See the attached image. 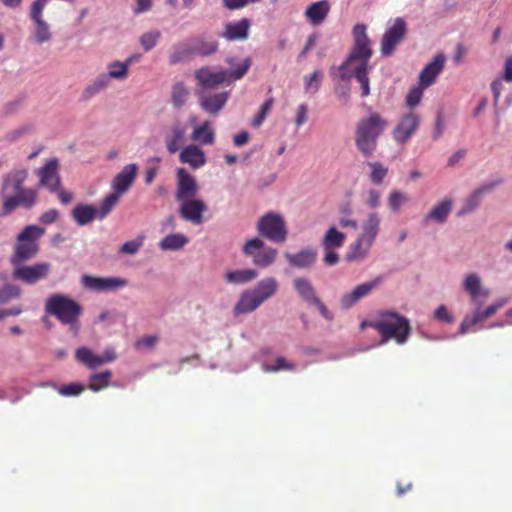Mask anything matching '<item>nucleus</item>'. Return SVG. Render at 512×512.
I'll use <instances>...</instances> for the list:
<instances>
[{
	"label": "nucleus",
	"instance_id": "f257e3e1",
	"mask_svg": "<svg viewBox=\"0 0 512 512\" xmlns=\"http://www.w3.org/2000/svg\"><path fill=\"white\" fill-rule=\"evenodd\" d=\"M353 46L346 60L331 74L342 81H348L354 77L361 86V96L370 94L369 61L373 55L371 40L367 35V27L364 24H356L353 27Z\"/></svg>",
	"mask_w": 512,
	"mask_h": 512
},
{
	"label": "nucleus",
	"instance_id": "774afa93",
	"mask_svg": "<svg viewBox=\"0 0 512 512\" xmlns=\"http://www.w3.org/2000/svg\"><path fill=\"white\" fill-rule=\"evenodd\" d=\"M308 108L306 104H301L297 108V115L295 118V124L297 127L303 125L307 120Z\"/></svg>",
	"mask_w": 512,
	"mask_h": 512
},
{
	"label": "nucleus",
	"instance_id": "6ab92c4d",
	"mask_svg": "<svg viewBox=\"0 0 512 512\" xmlns=\"http://www.w3.org/2000/svg\"><path fill=\"white\" fill-rule=\"evenodd\" d=\"M383 278L377 276L375 279L357 285L351 292L344 294L340 299L342 308L348 309L359 302L362 298L371 293L373 289L382 283Z\"/></svg>",
	"mask_w": 512,
	"mask_h": 512
},
{
	"label": "nucleus",
	"instance_id": "3c124183",
	"mask_svg": "<svg viewBox=\"0 0 512 512\" xmlns=\"http://www.w3.org/2000/svg\"><path fill=\"white\" fill-rule=\"evenodd\" d=\"M296 366L294 363L289 362L284 357H277L274 364H265L263 366V371L267 373H274L281 370L284 371H294Z\"/></svg>",
	"mask_w": 512,
	"mask_h": 512
},
{
	"label": "nucleus",
	"instance_id": "9d476101",
	"mask_svg": "<svg viewBox=\"0 0 512 512\" xmlns=\"http://www.w3.org/2000/svg\"><path fill=\"white\" fill-rule=\"evenodd\" d=\"M408 24L402 17L395 18L386 28L380 40V53L383 57L391 56L407 37Z\"/></svg>",
	"mask_w": 512,
	"mask_h": 512
},
{
	"label": "nucleus",
	"instance_id": "79ce46f5",
	"mask_svg": "<svg viewBox=\"0 0 512 512\" xmlns=\"http://www.w3.org/2000/svg\"><path fill=\"white\" fill-rule=\"evenodd\" d=\"M110 78L105 73L98 75L95 80L88 85L83 91V97L89 99L100 91L106 89L109 85Z\"/></svg>",
	"mask_w": 512,
	"mask_h": 512
},
{
	"label": "nucleus",
	"instance_id": "0eeeda50",
	"mask_svg": "<svg viewBox=\"0 0 512 512\" xmlns=\"http://www.w3.org/2000/svg\"><path fill=\"white\" fill-rule=\"evenodd\" d=\"M45 233V229L37 225L26 226L17 236V243L11 255V265L25 263L34 258L39 252L38 239Z\"/></svg>",
	"mask_w": 512,
	"mask_h": 512
},
{
	"label": "nucleus",
	"instance_id": "b1692460",
	"mask_svg": "<svg viewBox=\"0 0 512 512\" xmlns=\"http://www.w3.org/2000/svg\"><path fill=\"white\" fill-rule=\"evenodd\" d=\"M179 160L193 169H199L206 164L207 158L198 145L190 144L181 150Z\"/></svg>",
	"mask_w": 512,
	"mask_h": 512
},
{
	"label": "nucleus",
	"instance_id": "a19ab883",
	"mask_svg": "<svg viewBox=\"0 0 512 512\" xmlns=\"http://www.w3.org/2000/svg\"><path fill=\"white\" fill-rule=\"evenodd\" d=\"M345 234L338 231L335 227H330L324 235L322 244L324 249H335L343 246Z\"/></svg>",
	"mask_w": 512,
	"mask_h": 512
},
{
	"label": "nucleus",
	"instance_id": "5701e85b",
	"mask_svg": "<svg viewBox=\"0 0 512 512\" xmlns=\"http://www.w3.org/2000/svg\"><path fill=\"white\" fill-rule=\"evenodd\" d=\"M137 169L138 167L134 163L124 166L121 172L113 179V191L119 195L126 193L135 181Z\"/></svg>",
	"mask_w": 512,
	"mask_h": 512
},
{
	"label": "nucleus",
	"instance_id": "09e8293b",
	"mask_svg": "<svg viewBox=\"0 0 512 512\" xmlns=\"http://www.w3.org/2000/svg\"><path fill=\"white\" fill-rule=\"evenodd\" d=\"M120 197L121 195L113 191L102 200L100 207L97 208L99 220L106 218L110 214L113 208L118 204Z\"/></svg>",
	"mask_w": 512,
	"mask_h": 512
},
{
	"label": "nucleus",
	"instance_id": "393cba45",
	"mask_svg": "<svg viewBox=\"0 0 512 512\" xmlns=\"http://www.w3.org/2000/svg\"><path fill=\"white\" fill-rule=\"evenodd\" d=\"M445 60L444 54H438L423 68L419 75V82L422 87H429L434 83L435 78L444 68Z\"/></svg>",
	"mask_w": 512,
	"mask_h": 512
},
{
	"label": "nucleus",
	"instance_id": "603ef678",
	"mask_svg": "<svg viewBox=\"0 0 512 512\" xmlns=\"http://www.w3.org/2000/svg\"><path fill=\"white\" fill-rule=\"evenodd\" d=\"M409 201V197L400 191L393 190L388 196V206L393 212H398L401 206Z\"/></svg>",
	"mask_w": 512,
	"mask_h": 512
},
{
	"label": "nucleus",
	"instance_id": "a18cd8bd",
	"mask_svg": "<svg viewBox=\"0 0 512 512\" xmlns=\"http://www.w3.org/2000/svg\"><path fill=\"white\" fill-rule=\"evenodd\" d=\"M448 215V200L443 199L438 205L433 207L431 211L425 216L424 221L443 223Z\"/></svg>",
	"mask_w": 512,
	"mask_h": 512
},
{
	"label": "nucleus",
	"instance_id": "e433bc0d",
	"mask_svg": "<svg viewBox=\"0 0 512 512\" xmlns=\"http://www.w3.org/2000/svg\"><path fill=\"white\" fill-rule=\"evenodd\" d=\"M194 56H210L218 51V42L198 37L191 40Z\"/></svg>",
	"mask_w": 512,
	"mask_h": 512
},
{
	"label": "nucleus",
	"instance_id": "473e14b6",
	"mask_svg": "<svg viewBox=\"0 0 512 512\" xmlns=\"http://www.w3.org/2000/svg\"><path fill=\"white\" fill-rule=\"evenodd\" d=\"M496 186V183H489L482 185L478 189H476L473 194L465 201L463 207L458 211V215H463L469 212H472L480 203L481 197L490 191Z\"/></svg>",
	"mask_w": 512,
	"mask_h": 512
},
{
	"label": "nucleus",
	"instance_id": "f704fd0d",
	"mask_svg": "<svg viewBox=\"0 0 512 512\" xmlns=\"http://www.w3.org/2000/svg\"><path fill=\"white\" fill-rule=\"evenodd\" d=\"M194 57L191 41L181 42L173 46L169 55L170 64H177Z\"/></svg>",
	"mask_w": 512,
	"mask_h": 512
},
{
	"label": "nucleus",
	"instance_id": "0e129e2a",
	"mask_svg": "<svg viewBox=\"0 0 512 512\" xmlns=\"http://www.w3.org/2000/svg\"><path fill=\"white\" fill-rule=\"evenodd\" d=\"M381 193L376 189H369L366 194L365 203L369 208H377L380 205Z\"/></svg>",
	"mask_w": 512,
	"mask_h": 512
},
{
	"label": "nucleus",
	"instance_id": "f3484780",
	"mask_svg": "<svg viewBox=\"0 0 512 512\" xmlns=\"http://www.w3.org/2000/svg\"><path fill=\"white\" fill-rule=\"evenodd\" d=\"M198 97L199 105L202 110L211 115L218 114L226 105L229 99V92L206 93L205 91H195Z\"/></svg>",
	"mask_w": 512,
	"mask_h": 512
},
{
	"label": "nucleus",
	"instance_id": "de8ad7c7",
	"mask_svg": "<svg viewBox=\"0 0 512 512\" xmlns=\"http://www.w3.org/2000/svg\"><path fill=\"white\" fill-rule=\"evenodd\" d=\"M188 239L182 234H170L164 237L159 246L162 250H178L182 248Z\"/></svg>",
	"mask_w": 512,
	"mask_h": 512
},
{
	"label": "nucleus",
	"instance_id": "423d86ee",
	"mask_svg": "<svg viewBox=\"0 0 512 512\" xmlns=\"http://www.w3.org/2000/svg\"><path fill=\"white\" fill-rule=\"evenodd\" d=\"M82 311L78 302L63 294H52L45 302V312L65 325L76 324Z\"/></svg>",
	"mask_w": 512,
	"mask_h": 512
},
{
	"label": "nucleus",
	"instance_id": "4be33fe9",
	"mask_svg": "<svg viewBox=\"0 0 512 512\" xmlns=\"http://www.w3.org/2000/svg\"><path fill=\"white\" fill-rule=\"evenodd\" d=\"M187 127L180 121L174 122L164 136V143L170 154H175L185 141Z\"/></svg>",
	"mask_w": 512,
	"mask_h": 512
},
{
	"label": "nucleus",
	"instance_id": "4d7b16f0",
	"mask_svg": "<svg viewBox=\"0 0 512 512\" xmlns=\"http://www.w3.org/2000/svg\"><path fill=\"white\" fill-rule=\"evenodd\" d=\"M21 290L19 287L7 284L0 288V304H5L12 299L19 298Z\"/></svg>",
	"mask_w": 512,
	"mask_h": 512
},
{
	"label": "nucleus",
	"instance_id": "f8f14e48",
	"mask_svg": "<svg viewBox=\"0 0 512 512\" xmlns=\"http://www.w3.org/2000/svg\"><path fill=\"white\" fill-rule=\"evenodd\" d=\"M39 178V187H45L50 192L58 191L61 186L59 175V161L57 158L49 159L44 166L36 171Z\"/></svg>",
	"mask_w": 512,
	"mask_h": 512
},
{
	"label": "nucleus",
	"instance_id": "052dcab7",
	"mask_svg": "<svg viewBox=\"0 0 512 512\" xmlns=\"http://www.w3.org/2000/svg\"><path fill=\"white\" fill-rule=\"evenodd\" d=\"M323 73L320 70H315L311 75L305 77V88L307 91L312 90L317 92L320 88Z\"/></svg>",
	"mask_w": 512,
	"mask_h": 512
},
{
	"label": "nucleus",
	"instance_id": "20e7f679",
	"mask_svg": "<svg viewBox=\"0 0 512 512\" xmlns=\"http://www.w3.org/2000/svg\"><path fill=\"white\" fill-rule=\"evenodd\" d=\"M387 125L388 121L378 113H371L358 121L355 126V146L364 157L374 155L378 138Z\"/></svg>",
	"mask_w": 512,
	"mask_h": 512
},
{
	"label": "nucleus",
	"instance_id": "49530a36",
	"mask_svg": "<svg viewBox=\"0 0 512 512\" xmlns=\"http://www.w3.org/2000/svg\"><path fill=\"white\" fill-rule=\"evenodd\" d=\"M44 386L53 387L61 396L64 397L78 396L86 389L83 384L77 382L64 384L62 386H57L54 383H47Z\"/></svg>",
	"mask_w": 512,
	"mask_h": 512
},
{
	"label": "nucleus",
	"instance_id": "f03ea898",
	"mask_svg": "<svg viewBox=\"0 0 512 512\" xmlns=\"http://www.w3.org/2000/svg\"><path fill=\"white\" fill-rule=\"evenodd\" d=\"M28 176L26 168L13 169L3 176L0 188L2 216L10 215L18 208L30 210L38 203V190L25 186Z\"/></svg>",
	"mask_w": 512,
	"mask_h": 512
},
{
	"label": "nucleus",
	"instance_id": "c756f323",
	"mask_svg": "<svg viewBox=\"0 0 512 512\" xmlns=\"http://www.w3.org/2000/svg\"><path fill=\"white\" fill-rule=\"evenodd\" d=\"M330 4L327 0L312 3L307 7L305 16L313 25H320L327 17Z\"/></svg>",
	"mask_w": 512,
	"mask_h": 512
},
{
	"label": "nucleus",
	"instance_id": "8fccbe9b",
	"mask_svg": "<svg viewBox=\"0 0 512 512\" xmlns=\"http://www.w3.org/2000/svg\"><path fill=\"white\" fill-rule=\"evenodd\" d=\"M188 96L189 90L183 82H177L173 85L171 99L175 107H182L186 103Z\"/></svg>",
	"mask_w": 512,
	"mask_h": 512
},
{
	"label": "nucleus",
	"instance_id": "aec40b11",
	"mask_svg": "<svg viewBox=\"0 0 512 512\" xmlns=\"http://www.w3.org/2000/svg\"><path fill=\"white\" fill-rule=\"evenodd\" d=\"M76 358L89 369H96L104 363L113 362L116 359L113 348H107L103 355H95L89 348L81 347L76 350Z\"/></svg>",
	"mask_w": 512,
	"mask_h": 512
},
{
	"label": "nucleus",
	"instance_id": "bb28decb",
	"mask_svg": "<svg viewBox=\"0 0 512 512\" xmlns=\"http://www.w3.org/2000/svg\"><path fill=\"white\" fill-rule=\"evenodd\" d=\"M374 244L373 241L359 235V237L350 245L349 251L346 254L348 261H362L364 260Z\"/></svg>",
	"mask_w": 512,
	"mask_h": 512
},
{
	"label": "nucleus",
	"instance_id": "69168bd1",
	"mask_svg": "<svg viewBox=\"0 0 512 512\" xmlns=\"http://www.w3.org/2000/svg\"><path fill=\"white\" fill-rule=\"evenodd\" d=\"M59 218V211L55 208L49 209L42 213L40 216V222L44 225H49L56 222Z\"/></svg>",
	"mask_w": 512,
	"mask_h": 512
},
{
	"label": "nucleus",
	"instance_id": "5fc2aeb1",
	"mask_svg": "<svg viewBox=\"0 0 512 512\" xmlns=\"http://www.w3.org/2000/svg\"><path fill=\"white\" fill-rule=\"evenodd\" d=\"M273 104H274L273 97H269L267 100H265V102L260 107L258 114L252 120L253 127L257 128L264 122L266 116L272 110Z\"/></svg>",
	"mask_w": 512,
	"mask_h": 512
},
{
	"label": "nucleus",
	"instance_id": "bf43d9fd",
	"mask_svg": "<svg viewBox=\"0 0 512 512\" xmlns=\"http://www.w3.org/2000/svg\"><path fill=\"white\" fill-rule=\"evenodd\" d=\"M144 235H139L137 238L131 241L125 242L120 247V253L128 254V255H134L138 252V250L141 248L144 242Z\"/></svg>",
	"mask_w": 512,
	"mask_h": 512
},
{
	"label": "nucleus",
	"instance_id": "2eb2a0df",
	"mask_svg": "<svg viewBox=\"0 0 512 512\" xmlns=\"http://www.w3.org/2000/svg\"><path fill=\"white\" fill-rule=\"evenodd\" d=\"M179 214L185 221L191 222L194 225L203 223V213L207 211L208 207L202 199L192 198L180 201Z\"/></svg>",
	"mask_w": 512,
	"mask_h": 512
},
{
	"label": "nucleus",
	"instance_id": "dca6fc26",
	"mask_svg": "<svg viewBox=\"0 0 512 512\" xmlns=\"http://www.w3.org/2000/svg\"><path fill=\"white\" fill-rule=\"evenodd\" d=\"M226 70L213 72L209 67L204 66L194 72L197 81L195 91H205L220 84H228Z\"/></svg>",
	"mask_w": 512,
	"mask_h": 512
},
{
	"label": "nucleus",
	"instance_id": "9b49d317",
	"mask_svg": "<svg viewBox=\"0 0 512 512\" xmlns=\"http://www.w3.org/2000/svg\"><path fill=\"white\" fill-rule=\"evenodd\" d=\"M12 267L13 279L27 285H34L47 279L51 272V264L48 262H37L31 265L20 263Z\"/></svg>",
	"mask_w": 512,
	"mask_h": 512
},
{
	"label": "nucleus",
	"instance_id": "39448f33",
	"mask_svg": "<svg viewBox=\"0 0 512 512\" xmlns=\"http://www.w3.org/2000/svg\"><path fill=\"white\" fill-rule=\"evenodd\" d=\"M370 326L382 336V343L389 339H395L399 344H402L410 333L409 321L405 317L390 311L381 313L379 319L371 322Z\"/></svg>",
	"mask_w": 512,
	"mask_h": 512
},
{
	"label": "nucleus",
	"instance_id": "7c9ffc66",
	"mask_svg": "<svg viewBox=\"0 0 512 512\" xmlns=\"http://www.w3.org/2000/svg\"><path fill=\"white\" fill-rule=\"evenodd\" d=\"M278 289V282L273 277H266L251 289L259 302L262 304L271 298Z\"/></svg>",
	"mask_w": 512,
	"mask_h": 512
},
{
	"label": "nucleus",
	"instance_id": "13d9d810",
	"mask_svg": "<svg viewBox=\"0 0 512 512\" xmlns=\"http://www.w3.org/2000/svg\"><path fill=\"white\" fill-rule=\"evenodd\" d=\"M36 24L35 41L39 44L47 42L51 38L49 26L44 20L34 21Z\"/></svg>",
	"mask_w": 512,
	"mask_h": 512
},
{
	"label": "nucleus",
	"instance_id": "58836bf2",
	"mask_svg": "<svg viewBox=\"0 0 512 512\" xmlns=\"http://www.w3.org/2000/svg\"><path fill=\"white\" fill-rule=\"evenodd\" d=\"M191 139L203 145H211L215 141V132L208 121L194 128Z\"/></svg>",
	"mask_w": 512,
	"mask_h": 512
},
{
	"label": "nucleus",
	"instance_id": "c03bdc74",
	"mask_svg": "<svg viewBox=\"0 0 512 512\" xmlns=\"http://www.w3.org/2000/svg\"><path fill=\"white\" fill-rule=\"evenodd\" d=\"M367 166L370 168L369 179L374 185H381L385 177L388 175V168L379 161L368 162Z\"/></svg>",
	"mask_w": 512,
	"mask_h": 512
},
{
	"label": "nucleus",
	"instance_id": "680f3d73",
	"mask_svg": "<svg viewBox=\"0 0 512 512\" xmlns=\"http://www.w3.org/2000/svg\"><path fill=\"white\" fill-rule=\"evenodd\" d=\"M425 88L426 87H422L420 84L412 88L406 97V105L410 108L418 105L423 95V89Z\"/></svg>",
	"mask_w": 512,
	"mask_h": 512
},
{
	"label": "nucleus",
	"instance_id": "e2e57ef3",
	"mask_svg": "<svg viewBox=\"0 0 512 512\" xmlns=\"http://www.w3.org/2000/svg\"><path fill=\"white\" fill-rule=\"evenodd\" d=\"M48 0H36L31 5L30 16L33 21L43 20L42 13Z\"/></svg>",
	"mask_w": 512,
	"mask_h": 512
},
{
	"label": "nucleus",
	"instance_id": "6e6552de",
	"mask_svg": "<svg viewBox=\"0 0 512 512\" xmlns=\"http://www.w3.org/2000/svg\"><path fill=\"white\" fill-rule=\"evenodd\" d=\"M260 236L273 243H284L287 240L288 229L284 218L275 212L261 216L256 224Z\"/></svg>",
	"mask_w": 512,
	"mask_h": 512
},
{
	"label": "nucleus",
	"instance_id": "ddd939ff",
	"mask_svg": "<svg viewBox=\"0 0 512 512\" xmlns=\"http://www.w3.org/2000/svg\"><path fill=\"white\" fill-rule=\"evenodd\" d=\"M176 180L175 199L178 202L195 198L199 191V187L194 176H192L185 168L181 167L176 171Z\"/></svg>",
	"mask_w": 512,
	"mask_h": 512
},
{
	"label": "nucleus",
	"instance_id": "c85d7f7f",
	"mask_svg": "<svg viewBox=\"0 0 512 512\" xmlns=\"http://www.w3.org/2000/svg\"><path fill=\"white\" fill-rule=\"evenodd\" d=\"M72 217L78 225L84 226L94 219H99V213L97 207L93 205L77 204L72 210Z\"/></svg>",
	"mask_w": 512,
	"mask_h": 512
},
{
	"label": "nucleus",
	"instance_id": "4468645a",
	"mask_svg": "<svg viewBox=\"0 0 512 512\" xmlns=\"http://www.w3.org/2000/svg\"><path fill=\"white\" fill-rule=\"evenodd\" d=\"M419 124L420 117L417 113L410 111L403 114L393 130V139L400 144L406 143L417 131Z\"/></svg>",
	"mask_w": 512,
	"mask_h": 512
},
{
	"label": "nucleus",
	"instance_id": "37998d69",
	"mask_svg": "<svg viewBox=\"0 0 512 512\" xmlns=\"http://www.w3.org/2000/svg\"><path fill=\"white\" fill-rule=\"evenodd\" d=\"M111 377L112 373L110 370H105L100 373H93L90 375V383L88 385V389L94 392H98L101 389L108 387Z\"/></svg>",
	"mask_w": 512,
	"mask_h": 512
},
{
	"label": "nucleus",
	"instance_id": "72a5a7b5",
	"mask_svg": "<svg viewBox=\"0 0 512 512\" xmlns=\"http://www.w3.org/2000/svg\"><path fill=\"white\" fill-rule=\"evenodd\" d=\"M496 186V183H489L482 185L478 189H476L473 194L465 201L463 207L458 211V215H463L469 212H472L480 203L481 197L490 191Z\"/></svg>",
	"mask_w": 512,
	"mask_h": 512
},
{
	"label": "nucleus",
	"instance_id": "1a4fd4ad",
	"mask_svg": "<svg viewBox=\"0 0 512 512\" xmlns=\"http://www.w3.org/2000/svg\"><path fill=\"white\" fill-rule=\"evenodd\" d=\"M242 253L252 258L253 264L260 268L271 266L278 256V250L266 245L259 237L248 239L242 247Z\"/></svg>",
	"mask_w": 512,
	"mask_h": 512
},
{
	"label": "nucleus",
	"instance_id": "412c9836",
	"mask_svg": "<svg viewBox=\"0 0 512 512\" xmlns=\"http://www.w3.org/2000/svg\"><path fill=\"white\" fill-rule=\"evenodd\" d=\"M251 21L243 18L239 21L228 22L225 24L221 37L227 41H243L248 39Z\"/></svg>",
	"mask_w": 512,
	"mask_h": 512
},
{
	"label": "nucleus",
	"instance_id": "ea45409f",
	"mask_svg": "<svg viewBox=\"0 0 512 512\" xmlns=\"http://www.w3.org/2000/svg\"><path fill=\"white\" fill-rule=\"evenodd\" d=\"M257 276L258 273L254 269L233 270L225 274V280L231 284H245L256 279Z\"/></svg>",
	"mask_w": 512,
	"mask_h": 512
},
{
	"label": "nucleus",
	"instance_id": "7ed1b4c3",
	"mask_svg": "<svg viewBox=\"0 0 512 512\" xmlns=\"http://www.w3.org/2000/svg\"><path fill=\"white\" fill-rule=\"evenodd\" d=\"M464 288L469 294L471 302L475 306V310L462 321L460 326L461 333H466L472 326L484 322L507 303V299L503 298L482 310L481 306L489 298L490 292L488 289L482 287L480 277L474 273L466 276Z\"/></svg>",
	"mask_w": 512,
	"mask_h": 512
},
{
	"label": "nucleus",
	"instance_id": "864d4df0",
	"mask_svg": "<svg viewBox=\"0 0 512 512\" xmlns=\"http://www.w3.org/2000/svg\"><path fill=\"white\" fill-rule=\"evenodd\" d=\"M109 78L123 80L128 75L127 64L123 62L115 61L108 65V73L106 74Z\"/></svg>",
	"mask_w": 512,
	"mask_h": 512
},
{
	"label": "nucleus",
	"instance_id": "4c0bfd02",
	"mask_svg": "<svg viewBox=\"0 0 512 512\" xmlns=\"http://www.w3.org/2000/svg\"><path fill=\"white\" fill-rule=\"evenodd\" d=\"M226 61L229 65L233 66L231 70H226V73L228 74V84H231L236 80L242 79L252 65V61L249 57H246L241 63H238L236 65L234 64L232 58H229Z\"/></svg>",
	"mask_w": 512,
	"mask_h": 512
},
{
	"label": "nucleus",
	"instance_id": "338daca9",
	"mask_svg": "<svg viewBox=\"0 0 512 512\" xmlns=\"http://www.w3.org/2000/svg\"><path fill=\"white\" fill-rule=\"evenodd\" d=\"M316 42H317L316 34H312L308 37L303 50L298 55V61H301L306 57V54L308 53V51H310L315 46Z\"/></svg>",
	"mask_w": 512,
	"mask_h": 512
},
{
	"label": "nucleus",
	"instance_id": "a211bd4d",
	"mask_svg": "<svg viewBox=\"0 0 512 512\" xmlns=\"http://www.w3.org/2000/svg\"><path fill=\"white\" fill-rule=\"evenodd\" d=\"M82 284L91 290L95 291H115L127 286L128 282L120 277H96L84 275L82 277Z\"/></svg>",
	"mask_w": 512,
	"mask_h": 512
},
{
	"label": "nucleus",
	"instance_id": "2f4dec72",
	"mask_svg": "<svg viewBox=\"0 0 512 512\" xmlns=\"http://www.w3.org/2000/svg\"><path fill=\"white\" fill-rule=\"evenodd\" d=\"M381 217L377 212H371L367 218L362 222L361 236L375 242V239L380 231Z\"/></svg>",
	"mask_w": 512,
	"mask_h": 512
},
{
	"label": "nucleus",
	"instance_id": "6e6d98bb",
	"mask_svg": "<svg viewBox=\"0 0 512 512\" xmlns=\"http://www.w3.org/2000/svg\"><path fill=\"white\" fill-rule=\"evenodd\" d=\"M161 37V33L157 30L144 33L140 37V44L147 52L154 48Z\"/></svg>",
	"mask_w": 512,
	"mask_h": 512
},
{
	"label": "nucleus",
	"instance_id": "a878e982",
	"mask_svg": "<svg viewBox=\"0 0 512 512\" xmlns=\"http://www.w3.org/2000/svg\"><path fill=\"white\" fill-rule=\"evenodd\" d=\"M284 256L290 266L299 269H307L315 264L317 260V251L313 248H306L297 253L287 252Z\"/></svg>",
	"mask_w": 512,
	"mask_h": 512
},
{
	"label": "nucleus",
	"instance_id": "c9c22d12",
	"mask_svg": "<svg viewBox=\"0 0 512 512\" xmlns=\"http://www.w3.org/2000/svg\"><path fill=\"white\" fill-rule=\"evenodd\" d=\"M293 286L299 296L310 305L318 298L313 285L306 278H295Z\"/></svg>",
	"mask_w": 512,
	"mask_h": 512
},
{
	"label": "nucleus",
	"instance_id": "cd10ccee",
	"mask_svg": "<svg viewBox=\"0 0 512 512\" xmlns=\"http://www.w3.org/2000/svg\"><path fill=\"white\" fill-rule=\"evenodd\" d=\"M261 303L254 295L251 289L245 290L240 294L238 302L235 304L233 312L235 316L247 314L255 311Z\"/></svg>",
	"mask_w": 512,
	"mask_h": 512
}]
</instances>
